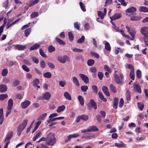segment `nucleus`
I'll list each match as a JSON object with an SVG mask.
<instances>
[{
    "mask_svg": "<svg viewBox=\"0 0 148 148\" xmlns=\"http://www.w3.org/2000/svg\"><path fill=\"white\" fill-rule=\"evenodd\" d=\"M115 146L119 148H121L122 147H126V145L123 143L122 144L116 143H115Z\"/></svg>",
    "mask_w": 148,
    "mask_h": 148,
    "instance_id": "obj_35",
    "label": "nucleus"
},
{
    "mask_svg": "<svg viewBox=\"0 0 148 148\" xmlns=\"http://www.w3.org/2000/svg\"><path fill=\"white\" fill-rule=\"evenodd\" d=\"M65 108V106L64 105H62L59 106L58 108L57 111L58 113L60 112H61L64 111Z\"/></svg>",
    "mask_w": 148,
    "mask_h": 148,
    "instance_id": "obj_30",
    "label": "nucleus"
},
{
    "mask_svg": "<svg viewBox=\"0 0 148 148\" xmlns=\"http://www.w3.org/2000/svg\"><path fill=\"white\" fill-rule=\"evenodd\" d=\"M40 67L41 68L44 69L46 67V65L43 60H41L40 62Z\"/></svg>",
    "mask_w": 148,
    "mask_h": 148,
    "instance_id": "obj_45",
    "label": "nucleus"
},
{
    "mask_svg": "<svg viewBox=\"0 0 148 148\" xmlns=\"http://www.w3.org/2000/svg\"><path fill=\"white\" fill-rule=\"evenodd\" d=\"M48 51L50 53H52L55 50V48L52 45H50L48 47Z\"/></svg>",
    "mask_w": 148,
    "mask_h": 148,
    "instance_id": "obj_42",
    "label": "nucleus"
},
{
    "mask_svg": "<svg viewBox=\"0 0 148 148\" xmlns=\"http://www.w3.org/2000/svg\"><path fill=\"white\" fill-rule=\"evenodd\" d=\"M141 71L139 69L137 70L136 71V77L138 79H140L141 78Z\"/></svg>",
    "mask_w": 148,
    "mask_h": 148,
    "instance_id": "obj_59",
    "label": "nucleus"
},
{
    "mask_svg": "<svg viewBox=\"0 0 148 148\" xmlns=\"http://www.w3.org/2000/svg\"><path fill=\"white\" fill-rule=\"evenodd\" d=\"M79 75L84 83L86 84H87L89 83V78L86 75L81 73L79 74Z\"/></svg>",
    "mask_w": 148,
    "mask_h": 148,
    "instance_id": "obj_5",
    "label": "nucleus"
},
{
    "mask_svg": "<svg viewBox=\"0 0 148 148\" xmlns=\"http://www.w3.org/2000/svg\"><path fill=\"white\" fill-rule=\"evenodd\" d=\"M126 99L128 101H130L131 99L130 92L129 90H127L125 94Z\"/></svg>",
    "mask_w": 148,
    "mask_h": 148,
    "instance_id": "obj_24",
    "label": "nucleus"
},
{
    "mask_svg": "<svg viewBox=\"0 0 148 148\" xmlns=\"http://www.w3.org/2000/svg\"><path fill=\"white\" fill-rule=\"evenodd\" d=\"M8 97L7 94H1L0 95V101H2Z\"/></svg>",
    "mask_w": 148,
    "mask_h": 148,
    "instance_id": "obj_39",
    "label": "nucleus"
},
{
    "mask_svg": "<svg viewBox=\"0 0 148 148\" xmlns=\"http://www.w3.org/2000/svg\"><path fill=\"white\" fill-rule=\"evenodd\" d=\"M14 47L18 50H23L25 49L26 47L25 45L16 44L14 45Z\"/></svg>",
    "mask_w": 148,
    "mask_h": 148,
    "instance_id": "obj_8",
    "label": "nucleus"
},
{
    "mask_svg": "<svg viewBox=\"0 0 148 148\" xmlns=\"http://www.w3.org/2000/svg\"><path fill=\"white\" fill-rule=\"evenodd\" d=\"M32 59L34 62L36 64H38L39 61L38 59L36 57L34 56L32 58Z\"/></svg>",
    "mask_w": 148,
    "mask_h": 148,
    "instance_id": "obj_64",
    "label": "nucleus"
},
{
    "mask_svg": "<svg viewBox=\"0 0 148 148\" xmlns=\"http://www.w3.org/2000/svg\"><path fill=\"white\" fill-rule=\"evenodd\" d=\"M31 103L30 102L26 100L25 101L22 102L21 103V107L23 109L27 108Z\"/></svg>",
    "mask_w": 148,
    "mask_h": 148,
    "instance_id": "obj_9",
    "label": "nucleus"
},
{
    "mask_svg": "<svg viewBox=\"0 0 148 148\" xmlns=\"http://www.w3.org/2000/svg\"><path fill=\"white\" fill-rule=\"evenodd\" d=\"M38 16V12H34L30 15V17L32 18H35Z\"/></svg>",
    "mask_w": 148,
    "mask_h": 148,
    "instance_id": "obj_44",
    "label": "nucleus"
},
{
    "mask_svg": "<svg viewBox=\"0 0 148 148\" xmlns=\"http://www.w3.org/2000/svg\"><path fill=\"white\" fill-rule=\"evenodd\" d=\"M130 78L132 80H134L135 79V73L134 70H132L130 73Z\"/></svg>",
    "mask_w": 148,
    "mask_h": 148,
    "instance_id": "obj_43",
    "label": "nucleus"
},
{
    "mask_svg": "<svg viewBox=\"0 0 148 148\" xmlns=\"http://www.w3.org/2000/svg\"><path fill=\"white\" fill-rule=\"evenodd\" d=\"M66 82L65 81H61L59 82V84L62 87H64L66 85Z\"/></svg>",
    "mask_w": 148,
    "mask_h": 148,
    "instance_id": "obj_62",
    "label": "nucleus"
},
{
    "mask_svg": "<svg viewBox=\"0 0 148 148\" xmlns=\"http://www.w3.org/2000/svg\"><path fill=\"white\" fill-rule=\"evenodd\" d=\"M139 10L141 12H148V8L145 6H141L140 7Z\"/></svg>",
    "mask_w": 148,
    "mask_h": 148,
    "instance_id": "obj_26",
    "label": "nucleus"
},
{
    "mask_svg": "<svg viewBox=\"0 0 148 148\" xmlns=\"http://www.w3.org/2000/svg\"><path fill=\"white\" fill-rule=\"evenodd\" d=\"M137 106L138 108L141 111H142L144 107V104L143 103L138 102L137 103Z\"/></svg>",
    "mask_w": 148,
    "mask_h": 148,
    "instance_id": "obj_36",
    "label": "nucleus"
},
{
    "mask_svg": "<svg viewBox=\"0 0 148 148\" xmlns=\"http://www.w3.org/2000/svg\"><path fill=\"white\" fill-rule=\"evenodd\" d=\"M13 104V99H10L8 101L7 109H11Z\"/></svg>",
    "mask_w": 148,
    "mask_h": 148,
    "instance_id": "obj_17",
    "label": "nucleus"
},
{
    "mask_svg": "<svg viewBox=\"0 0 148 148\" xmlns=\"http://www.w3.org/2000/svg\"><path fill=\"white\" fill-rule=\"evenodd\" d=\"M43 76L45 77L50 78L51 77L52 75L50 72H47L44 73Z\"/></svg>",
    "mask_w": 148,
    "mask_h": 148,
    "instance_id": "obj_38",
    "label": "nucleus"
},
{
    "mask_svg": "<svg viewBox=\"0 0 148 148\" xmlns=\"http://www.w3.org/2000/svg\"><path fill=\"white\" fill-rule=\"evenodd\" d=\"M134 90L139 93H141V90L140 86L138 84H134Z\"/></svg>",
    "mask_w": 148,
    "mask_h": 148,
    "instance_id": "obj_12",
    "label": "nucleus"
},
{
    "mask_svg": "<svg viewBox=\"0 0 148 148\" xmlns=\"http://www.w3.org/2000/svg\"><path fill=\"white\" fill-rule=\"evenodd\" d=\"M88 86L85 85L82 86L81 87V91L84 92H86L88 89Z\"/></svg>",
    "mask_w": 148,
    "mask_h": 148,
    "instance_id": "obj_41",
    "label": "nucleus"
},
{
    "mask_svg": "<svg viewBox=\"0 0 148 148\" xmlns=\"http://www.w3.org/2000/svg\"><path fill=\"white\" fill-rule=\"evenodd\" d=\"M148 27H144L141 29L140 32L144 37L148 36Z\"/></svg>",
    "mask_w": 148,
    "mask_h": 148,
    "instance_id": "obj_7",
    "label": "nucleus"
},
{
    "mask_svg": "<svg viewBox=\"0 0 148 148\" xmlns=\"http://www.w3.org/2000/svg\"><path fill=\"white\" fill-rule=\"evenodd\" d=\"M137 10L136 8L132 6L126 10V12L129 13H133L136 12Z\"/></svg>",
    "mask_w": 148,
    "mask_h": 148,
    "instance_id": "obj_19",
    "label": "nucleus"
},
{
    "mask_svg": "<svg viewBox=\"0 0 148 148\" xmlns=\"http://www.w3.org/2000/svg\"><path fill=\"white\" fill-rule=\"evenodd\" d=\"M81 119L85 121H87L88 119V116L85 114H83L81 115Z\"/></svg>",
    "mask_w": 148,
    "mask_h": 148,
    "instance_id": "obj_47",
    "label": "nucleus"
},
{
    "mask_svg": "<svg viewBox=\"0 0 148 148\" xmlns=\"http://www.w3.org/2000/svg\"><path fill=\"white\" fill-rule=\"evenodd\" d=\"M119 99L118 97H115L114 100L113 107L115 109H116L117 108Z\"/></svg>",
    "mask_w": 148,
    "mask_h": 148,
    "instance_id": "obj_18",
    "label": "nucleus"
},
{
    "mask_svg": "<svg viewBox=\"0 0 148 148\" xmlns=\"http://www.w3.org/2000/svg\"><path fill=\"white\" fill-rule=\"evenodd\" d=\"M4 119L3 109L2 108L0 109V124L2 125Z\"/></svg>",
    "mask_w": 148,
    "mask_h": 148,
    "instance_id": "obj_16",
    "label": "nucleus"
},
{
    "mask_svg": "<svg viewBox=\"0 0 148 148\" xmlns=\"http://www.w3.org/2000/svg\"><path fill=\"white\" fill-rule=\"evenodd\" d=\"M69 59V58L67 55L64 56L63 57H61L59 58L58 60L60 62L63 63H65L66 61Z\"/></svg>",
    "mask_w": 148,
    "mask_h": 148,
    "instance_id": "obj_10",
    "label": "nucleus"
},
{
    "mask_svg": "<svg viewBox=\"0 0 148 148\" xmlns=\"http://www.w3.org/2000/svg\"><path fill=\"white\" fill-rule=\"evenodd\" d=\"M121 14L119 13H116L112 15V16H110V18L111 20H115L119 19L121 17Z\"/></svg>",
    "mask_w": 148,
    "mask_h": 148,
    "instance_id": "obj_6",
    "label": "nucleus"
},
{
    "mask_svg": "<svg viewBox=\"0 0 148 148\" xmlns=\"http://www.w3.org/2000/svg\"><path fill=\"white\" fill-rule=\"evenodd\" d=\"M39 53L40 54L41 56L44 58H47V56L46 54H45L43 50L41 49H40L39 50Z\"/></svg>",
    "mask_w": 148,
    "mask_h": 148,
    "instance_id": "obj_49",
    "label": "nucleus"
},
{
    "mask_svg": "<svg viewBox=\"0 0 148 148\" xmlns=\"http://www.w3.org/2000/svg\"><path fill=\"white\" fill-rule=\"evenodd\" d=\"M56 142L55 134L50 133L47 136V143L48 145L53 146Z\"/></svg>",
    "mask_w": 148,
    "mask_h": 148,
    "instance_id": "obj_2",
    "label": "nucleus"
},
{
    "mask_svg": "<svg viewBox=\"0 0 148 148\" xmlns=\"http://www.w3.org/2000/svg\"><path fill=\"white\" fill-rule=\"evenodd\" d=\"M109 87L111 91L113 93H115L116 92V90L115 86L112 84H110L109 85Z\"/></svg>",
    "mask_w": 148,
    "mask_h": 148,
    "instance_id": "obj_29",
    "label": "nucleus"
},
{
    "mask_svg": "<svg viewBox=\"0 0 148 148\" xmlns=\"http://www.w3.org/2000/svg\"><path fill=\"white\" fill-rule=\"evenodd\" d=\"M57 42L59 44L62 45H64L65 44V43L63 40L61 39L56 37V38Z\"/></svg>",
    "mask_w": 148,
    "mask_h": 148,
    "instance_id": "obj_37",
    "label": "nucleus"
},
{
    "mask_svg": "<svg viewBox=\"0 0 148 148\" xmlns=\"http://www.w3.org/2000/svg\"><path fill=\"white\" fill-rule=\"evenodd\" d=\"M125 67L128 69L132 70H134V67L130 64H126Z\"/></svg>",
    "mask_w": 148,
    "mask_h": 148,
    "instance_id": "obj_55",
    "label": "nucleus"
},
{
    "mask_svg": "<svg viewBox=\"0 0 148 148\" xmlns=\"http://www.w3.org/2000/svg\"><path fill=\"white\" fill-rule=\"evenodd\" d=\"M49 68H50L52 69H53L55 68V66L52 63L50 62H47V63Z\"/></svg>",
    "mask_w": 148,
    "mask_h": 148,
    "instance_id": "obj_52",
    "label": "nucleus"
},
{
    "mask_svg": "<svg viewBox=\"0 0 148 148\" xmlns=\"http://www.w3.org/2000/svg\"><path fill=\"white\" fill-rule=\"evenodd\" d=\"M79 5L81 8V9L84 11L85 12L86 11V9L85 6L83 4V3L82 2H80L79 3Z\"/></svg>",
    "mask_w": 148,
    "mask_h": 148,
    "instance_id": "obj_51",
    "label": "nucleus"
},
{
    "mask_svg": "<svg viewBox=\"0 0 148 148\" xmlns=\"http://www.w3.org/2000/svg\"><path fill=\"white\" fill-rule=\"evenodd\" d=\"M80 23L78 22H76L74 23V27L78 30H79L80 29Z\"/></svg>",
    "mask_w": 148,
    "mask_h": 148,
    "instance_id": "obj_58",
    "label": "nucleus"
},
{
    "mask_svg": "<svg viewBox=\"0 0 148 148\" xmlns=\"http://www.w3.org/2000/svg\"><path fill=\"white\" fill-rule=\"evenodd\" d=\"M68 36L69 40L70 41H73L74 39V36L71 32H70L68 33Z\"/></svg>",
    "mask_w": 148,
    "mask_h": 148,
    "instance_id": "obj_40",
    "label": "nucleus"
},
{
    "mask_svg": "<svg viewBox=\"0 0 148 148\" xmlns=\"http://www.w3.org/2000/svg\"><path fill=\"white\" fill-rule=\"evenodd\" d=\"M124 103V101L123 98H121L119 102V107L121 108L122 107Z\"/></svg>",
    "mask_w": 148,
    "mask_h": 148,
    "instance_id": "obj_61",
    "label": "nucleus"
},
{
    "mask_svg": "<svg viewBox=\"0 0 148 148\" xmlns=\"http://www.w3.org/2000/svg\"><path fill=\"white\" fill-rule=\"evenodd\" d=\"M64 95L66 99L69 100H71V96L68 92H65L64 94Z\"/></svg>",
    "mask_w": 148,
    "mask_h": 148,
    "instance_id": "obj_27",
    "label": "nucleus"
},
{
    "mask_svg": "<svg viewBox=\"0 0 148 148\" xmlns=\"http://www.w3.org/2000/svg\"><path fill=\"white\" fill-rule=\"evenodd\" d=\"M13 135V132L12 131H11L10 132H9L6 137L5 141L9 140L12 137Z\"/></svg>",
    "mask_w": 148,
    "mask_h": 148,
    "instance_id": "obj_20",
    "label": "nucleus"
},
{
    "mask_svg": "<svg viewBox=\"0 0 148 148\" xmlns=\"http://www.w3.org/2000/svg\"><path fill=\"white\" fill-rule=\"evenodd\" d=\"M114 76L115 82L118 84H122L123 83V76L122 74H120L119 76L115 73Z\"/></svg>",
    "mask_w": 148,
    "mask_h": 148,
    "instance_id": "obj_4",
    "label": "nucleus"
},
{
    "mask_svg": "<svg viewBox=\"0 0 148 148\" xmlns=\"http://www.w3.org/2000/svg\"><path fill=\"white\" fill-rule=\"evenodd\" d=\"M27 119L25 120L18 126L16 131L18 136H19L21 135L22 131L25 128L27 125Z\"/></svg>",
    "mask_w": 148,
    "mask_h": 148,
    "instance_id": "obj_3",
    "label": "nucleus"
},
{
    "mask_svg": "<svg viewBox=\"0 0 148 148\" xmlns=\"http://www.w3.org/2000/svg\"><path fill=\"white\" fill-rule=\"evenodd\" d=\"M20 83V82L19 80H15L12 83L13 86L14 87H16Z\"/></svg>",
    "mask_w": 148,
    "mask_h": 148,
    "instance_id": "obj_48",
    "label": "nucleus"
},
{
    "mask_svg": "<svg viewBox=\"0 0 148 148\" xmlns=\"http://www.w3.org/2000/svg\"><path fill=\"white\" fill-rule=\"evenodd\" d=\"M6 23L5 22H4V24L0 27V36L3 32V29L5 27V25Z\"/></svg>",
    "mask_w": 148,
    "mask_h": 148,
    "instance_id": "obj_53",
    "label": "nucleus"
},
{
    "mask_svg": "<svg viewBox=\"0 0 148 148\" xmlns=\"http://www.w3.org/2000/svg\"><path fill=\"white\" fill-rule=\"evenodd\" d=\"M73 82L74 84L77 86H79V81L77 78L75 77H73Z\"/></svg>",
    "mask_w": 148,
    "mask_h": 148,
    "instance_id": "obj_22",
    "label": "nucleus"
},
{
    "mask_svg": "<svg viewBox=\"0 0 148 148\" xmlns=\"http://www.w3.org/2000/svg\"><path fill=\"white\" fill-rule=\"evenodd\" d=\"M91 54L92 56H94L97 59L99 58V54L97 53H95L94 52L91 51Z\"/></svg>",
    "mask_w": 148,
    "mask_h": 148,
    "instance_id": "obj_60",
    "label": "nucleus"
},
{
    "mask_svg": "<svg viewBox=\"0 0 148 148\" xmlns=\"http://www.w3.org/2000/svg\"><path fill=\"white\" fill-rule=\"evenodd\" d=\"M105 48L108 51H110L111 50L110 44L107 42H106L105 43Z\"/></svg>",
    "mask_w": 148,
    "mask_h": 148,
    "instance_id": "obj_34",
    "label": "nucleus"
},
{
    "mask_svg": "<svg viewBox=\"0 0 148 148\" xmlns=\"http://www.w3.org/2000/svg\"><path fill=\"white\" fill-rule=\"evenodd\" d=\"M125 27L132 38H131L129 36L125 34V33L123 34V36L130 40H134V39L135 36L136 34V31L135 29L133 28H130L127 25L125 26Z\"/></svg>",
    "mask_w": 148,
    "mask_h": 148,
    "instance_id": "obj_1",
    "label": "nucleus"
},
{
    "mask_svg": "<svg viewBox=\"0 0 148 148\" xmlns=\"http://www.w3.org/2000/svg\"><path fill=\"white\" fill-rule=\"evenodd\" d=\"M78 99L81 105L83 106L84 104V99L82 96L79 95L78 96Z\"/></svg>",
    "mask_w": 148,
    "mask_h": 148,
    "instance_id": "obj_21",
    "label": "nucleus"
},
{
    "mask_svg": "<svg viewBox=\"0 0 148 148\" xmlns=\"http://www.w3.org/2000/svg\"><path fill=\"white\" fill-rule=\"evenodd\" d=\"M7 87L5 84L0 85V92L1 93L4 92L7 90Z\"/></svg>",
    "mask_w": 148,
    "mask_h": 148,
    "instance_id": "obj_15",
    "label": "nucleus"
},
{
    "mask_svg": "<svg viewBox=\"0 0 148 148\" xmlns=\"http://www.w3.org/2000/svg\"><path fill=\"white\" fill-rule=\"evenodd\" d=\"M39 2V0H35L29 2V7H31L37 3Z\"/></svg>",
    "mask_w": 148,
    "mask_h": 148,
    "instance_id": "obj_33",
    "label": "nucleus"
},
{
    "mask_svg": "<svg viewBox=\"0 0 148 148\" xmlns=\"http://www.w3.org/2000/svg\"><path fill=\"white\" fill-rule=\"evenodd\" d=\"M85 39V38L84 36H82L81 38L78 40L77 42L79 43H82L84 41Z\"/></svg>",
    "mask_w": 148,
    "mask_h": 148,
    "instance_id": "obj_56",
    "label": "nucleus"
},
{
    "mask_svg": "<svg viewBox=\"0 0 148 148\" xmlns=\"http://www.w3.org/2000/svg\"><path fill=\"white\" fill-rule=\"evenodd\" d=\"M51 96V94L48 92H46L42 95L43 98L47 100H49Z\"/></svg>",
    "mask_w": 148,
    "mask_h": 148,
    "instance_id": "obj_14",
    "label": "nucleus"
},
{
    "mask_svg": "<svg viewBox=\"0 0 148 148\" xmlns=\"http://www.w3.org/2000/svg\"><path fill=\"white\" fill-rule=\"evenodd\" d=\"M89 103L91 108H93L95 110L97 109V104L94 99H91Z\"/></svg>",
    "mask_w": 148,
    "mask_h": 148,
    "instance_id": "obj_13",
    "label": "nucleus"
},
{
    "mask_svg": "<svg viewBox=\"0 0 148 148\" xmlns=\"http://www.w3.org/2000/svg\"><path fill=\"white\" fill-rule=\"evenodd\" d=\"M8 73V70L6 69H4L2 70L1 73V75L3 76H6Z\"/></svg>",
    "mask_w": 148,
    "mask_h": 148,
    "instance_id": "obj_46",
    "label": "nucleus"
},
{
    "mask_svg": "<svg viewBox=\"0 0 148 148\" xmlns=\"http://www.w3.org/2000/svg\"><path fill=\"white\" fill-rule=\"evenodd\" d=\"M102 90L105 95L107 97L110 96V93L108 87L106 86H103L102 88Z\"/></svg>",
    "mask_w": 148,
    "mask_h": 148,
    "instance_id": "obj_11",
    "label": "nucleus"
},
{
    "mask_svg": "<svg viewBox=\"0 0 148 148\" xmlns=\"http://www.w3.org/2000/svg\"><path fill=\"white\" fill-rule=\"evenodd\" d=\"M42 134L41 132H38L36 135V136L33 138V140L34 141H35L37 138L40 136V135Z\"/></svg>",
    "mask_w": 148,
    "mask_h": 148,
    "instance_id": "obj_54",
    "label": "nucleus"
},
{
    "mask_svg": "<svg viewBox=\"0 0 148 148\" xmlns=\"http://www.w3.org/2000/svg\"><path fill=\"white\" fill-rule=\"evenodd\" d=\"M22 68L23 70L26 72H29L30 71L29 68L25 65H23L22 66Z\"/></svg>",
    "mask_w": 148,
    "mask_h": 148,
    "instance_id": "obj_63",
    "label": "nucleus"
},
{
    "mask_svg": "<svg viewBox=\"0 0 148 148\" xmlns=\"http://www.w3.org/2000/svg\"><path fill=\"white\" fill-rule=\"evenodd\" d=\"M98 95L100 99L104 102H106L107 99L104 97L101 92H98Z\"/></svg>",
    "mask_w": 148,
    "mask_h": 148,
    "instance_id": "obj_31",
    "label": "nucleus"
},
{
    "mask_svg": "<svg viewBox=\"0 0 148 148\" xmlns=\"http://www.w3.org/2000/svg\"><path fill=\"white\" fill-rule=\"evenodd\" d=\"M98 15L100 17L101 19H103L104 17V15L103 13L101 11H98L97 12Z\"/></svg>",
    "mask_w": 148,
    "mask_h": 148,
    "instance_id": "obj_50",
    "label": "nucleus"
},
{
    "mask_svg": "<svg viewBox=\"0 0 148 148\" xmlns=\"http://www.w3.org/2000/svg\"><path fill=\"white\" fill-rule=\"evenodd\" d=\"M40 45L38 44H35L31 47L29 49L30 50H34L38 49L40 47Z\"/></svg>",
    "mask_w": 148,
    "mask_h": 148,
    "instance_id": "obj_25",
    "label": "nucleus"
},
{
    "mask_svg": "<svg viewBox=\"0 0 148 148\" xmlns=\"http://www.w3.org/2000/svg\"><path fill=\"white\" fill-rule=\"evenodd\" d=\"M31 32V28H29L26 29L25 31V37H28Z\"/></svg>",
    "mask_w": 148,
    "mask_h": 148,
    "instance_id": "obj_32",
    "label": "nucleus"
},
{
    "mask_svg": "<svg viewBox=\"0 0 148 148\" xmlns=\"http://www.w3.org/2000/svg\"><path fill=\"white\" fill-rule=\"evenodd\" d=\"M89 130V132H96L99 130L97 127L94 125H92L90 127Z\"/></svg>",
    "mask_w": 148,
    "mask_h": 148,
    "instance_id": "obj_23",
    "label": "nucleus"
},
{
    "mask_svg": "<svg viewBox=\"0 0 148 148\" xmlns=\"http://www.w3.org/2000/svg\"><path fill=\"white\" fill-rule=\"evenodd\" d=\"M95 63V61L92 59H90L87 61V65L88 66H93Z\"/></svg>",
    "mask_w": 148,
    "mask_h": 148,
    "instance_id": "obj_28",
    "label": "nucleus"
},
{
    "mask_svg": "<svg viewBox=\"0 0 148 148\" xmlns=\"http://www.w3.org/2000/svg\"><path fill=\"white\" fill-rule=\"evenodd\" d=\"M143 39L145 45L148 47V35L144 37L143 38Z\"/></svg>",
    "mask_w": 148,
    "mask_h": 148,
    "instance_id": "obj_57",
    "label": "nucleus"
}]
</instances>
